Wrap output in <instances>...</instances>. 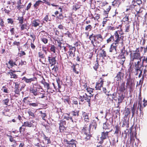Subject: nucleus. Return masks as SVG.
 Segmentation results:
<instances>
[{
  "instance_id": "nucleus-27",
  "label": "nucleus",
  "mask_w": 147,
  "mask_h": 147,
  "mask_svg": "<svg viewBox=\"0 0 147 147\" xmlns=\"http://www.w3.org/2000/svg\"><path fill=\"white\" fill-rule=\"evenodd\" d=\"M41 83L44 85L45 87L46 88L47 90H48L49 89H51V88H50L49 84V83L45 82V79L42 81Z\"/></svg>"
},
{
  "instance_id": "nucleus-57",
  "label": "nucleus",
  "mask_w": 147,
  "mask_h": 147,
  "mask_svg": "<svg viewBox=\"0 0 147 147\" xmlns=\"http://www.w3.org/2000/svg\"><path fill=\"white\" fill-rule=\"evenodd\" d=\"M63 102L65 103H67L69 104H70V100L68 98L64 99Z\"/></svg>"
},
{
  "instance_id": "nucleus-58",
  "label": "nucleus",
  "mask_w": 147,
  "mask_h": 147,
  "mask_svg": "<svg viewBox=\"0 0 147 147\" xmlns=\"http://www.w3.org/2000/svg\"><path fill=\"white\" fill-rule=\"evenodd\" d=\"M26 24H22L21 26V30H22L25 29H26Z\"/></svg>"
},
{
  "instance_id": "nucleus-17",
  "label": "nucleus",
  "mask_w": 147,
  "mask_h": 147,
  "mask_svg": "<svg viewBox=\"0 0 147 147\" xmlns=\"http://www.w3.org/2000/svg\"><path fill=\"white\" fill-rule=\"evenodd\" d=\"M65 142H66L67 144L70 146H72V147H76V144L75 143V141L74 140L72 139L70 141L66 140H65Z\"/></svg>"
},
{
  "instance_id": "nucleus-41",
  "label": "nucleus",
  "mask_w": 147,
  "mask_h": 147,
  "mask_svg": "<svg viewBox=\"0 0 147 147\" xmlns=\"http://www.w3.org/2000/svg\"><path fill=\"white\" fill-rule=\"evenodd\" d=\"M96 37L97 40H99L101 41H102L103 40V37L100 34H97L96 35Z\"/></svg>"
},
{
  "instance_id": "nucleus-64",
  "label": "nucleus",
  "mask_w": 147,
  "mask_h": 147,
  "mask_svg": "<svg viewBox=\"0 0 147 147\" xmlns=\"http://www.w3.org/2000/svg\"><path fill=\"white\" fill-rule=\"evenodd\" d=\"M28 113L30 116H32L33 118H34L35 116L34 113L32 112L31 111H29L28 112Z\"/></svg>"
},
{
  "instance_id": "nucleus-59",
  "label": "nucleus",
  "mask_w": 147,
  "mask_h": 147,
  "mask_svg": "<svg viewBox=\"0 0 147 147\" xmlns=\"http://www.w3.org/2000/svg\"><path fill=\"white\" fill-rule=\"evenodd\" d=\"M41 40L45 44H46L48 42V39L45 38H41Z\"/></svg>"
},
{
  "instance_id": "nucleus-47",
  "label": "nucleus",
  "mask_w": 147,
  "mask_h": 147,
  "mask_svg": "<svg viewBox=\"0 0 147 147\" xmlns=\"http://www.w3.org/2000/svg\"><path fill=\"white\" fill-rule=\"evenodd\" d=\"M9 63L10 64L11 67H13L14 65H17L15 62H13L12 60H10L9 62Z\"/></svg>"
},
{
  "instance_id": "nucleus-18",
  "label": "nucleus",
  "mask_w": 147,
  "mask_h": 147,
  "mask_svg": "<svg viewBox=\"0 0 147 147\" xmlns=\"http://www.w3.org/2000/svg\"><path fill=\"white\" fill-rule=\"evenodd\" d=\"M49 13H48L44 18L42 19V21L44 23L46 24L47 23L48 21H51L52 20V19L51 18H49Z\"/></svg>"
},
{
  "instance_id": "nucleus-61",
  "label": "nucleus",
  "mask_w": 147,
  "mask_h": 147,
  "mask_svg": "<svg viewBox=\"0 0 147 147\" xmlns=\"http://www.w3.org/2000/svg\"><path fill=\"white\" fill-rule=\"evenodd\" d=\"M66 47H65L64 46H63V48L61 50V52L62 53H65L67 51V49L66 48Z\"/></svg>"
},
{
  "instance_id": "nucleus-62",
  "label": "nucleus",
  "mask_w": 147,
  "mask_h": 147,
  "mask_svg": "<svg viewBox=\"0 0 147 147\" xmlns=\"http://www.w3.org/2000/svg\"><path fill=\"white\" fill-rule=\"evenodd\" d=\"M123 124L122 125V127H124L126 125L127 126L128 125V123L126 120L123 121Z\"/></svg>"
},
{
  "instance_id": "nucleus-30",
  "label": "nucleus",
  "mask_w": 147,
  "mask_h": 147,
  "mask_svg": "<svg viewBox=\"0 0 147 147\" xmlns=\"http://www.w3.org/2000/svg\"><path fill=\"white\" fill-rule=\"evenodd\" d=\"M76 51H69L68 53L69 54V56H68L67 54V58L68 59L69 58V57H71V58H73L75 56V52Z\"/></svg>"
},
{
  "instance_id": "nucleus-14",
  "label": "nucleus",
  "mask_w": 147,
  "mask_h": 147,
  "mask_svg": "<svg viewBox=\"0 0 147 147\" xmlns=\"http://www.w3.org/2000/svg\"><path fill=\"white\" fill-rule=\"evenodd\" d=\"M111 122L110 120L108 121H107L103 123V128L105 129H109L111 128Z\"/></svg>"
},
{
  "instance_id": "nucleus-5",
  "label": "nucleus",
  "mask_w": 147,
  "mask_h": 147,
  "mask_svg": "<svg viewBox=\"0 0 147 147\" xmlns=\"http://www.w3.org/2000/svg\"><path fill=\"white\" fill-rule=\"evenodd\" d=\"M122 49L121 53L119 56V58H120L121 59L119 61V62L121 64L123 65L125 59V57L127 55V52L124 50Z\"/></svg>"
},
{
  "instance_id": "nucleus-48",
  "label": "nucleus",
  "mask_w": 147,
  "mask_h": 147,
  "mask_svg": "<svg viewBox=\"0 0 147 147\" xmlns=\"http://www.w3.org/2000/svg\"><path fill=\"white\" fill-rule=\"evenodd\" d=\"M96 61L97 62L96 63H95L94 66L93 67L94 69L96 71L97 70L98 68L99 65L97 59Z\"/></svg>"
},
{
  "instance_id": "nucleus-4",
  "label": "nucleus",
  "mask_w": 147,
  "mask_h": 147,
  "mask_svg": "<svg viewBox=\"0 0 147 147\" xmlns=\"http://www.w3.org/2000/svg\"><path fill=\"white\" fill-rule=\"evenodd\" d=\"M136 129L133 128L132 129H130L127 132L128 136H130V143L133 144L135 141L134 137H136Z\"/></svg>"
},
{
  "instance_id": "nucleus-55",
  "label": "nucleus",
  "mask_w": 147,
  "mask_h": 147,
  "mask_svg": "<svg viewBox=\"0 0 147 147\" xmlns=\"http://www.w3.org/2000/svg\"><path fill=\"white\" fill-rule=\"evenodd\" d=\"M42 50L44 51L45 54H47V52L46 50L47 48L46 46L45 45L42 46Z\"/></svg>"
},
{
  "instance_id": "nucleus-56",
  "label": "nucleus",
  "mask_w": 147,
  "mask_h": 147,
  "mask_svg": "<svg viewBox=\"0 0 147 147\" xmlns=\"http://www.w3.org/2000/svg\"><path fill=\"white\" fill-rule=\"evenodd\" d=\"M141 67H140H140L139 68V69H137V68L136 67V70L137 71H140V73L139 74V76H138V77H139V78H140V77H141L142 75V71L140 69V68H141Z\"/></svg>"
},
{
  "instance_id": "nucleus-25",
  "label": "nucleus",
  "mask_w": 147,
  "mask_h": 147,
  "mask_svg": "<svg viewBox=\"0 0 147 147\" xmlns=\"http://www.w3.org/2000/svg\"><path fill=\"white\" fill-rule=\"evenodd\" d=\"M115 131L114 133L115 134H116L117 135V136H118L117 134H118L119 132L121 133V129L120 127L119 126L118 124H117L115 125Z\"/></svg>"
},
{
  "instance_id": "nucleus-20",
  "label": "nucleus",
  "mask_w": 147,
  "mask_h": 147,
  "mask_svg": "<svg viewBox=\"0 0 147 147\" xmlns=\"http://www.w3.org/2000/svg\"><path fill=\"white\" fill-rule=\"evenodd\" d=\"M124 74L121 72H119L117 74L115 78L117 81H119L121 80L122 78H123Z\"/></svg>"
},
{
  "instance_id": "nucleus-24",
  "label": "nucleus",
  "mask_w": 147,
  "mask_h": 147,
  "mask_svg": "<svg viewBox=\"0 0 147 147\" xmlns=\"http://www.w3.org/2000/svg\"><path fill=\"white\" fill-rule=\"evenodd\" d=\"M118 136H117V138L116 139L114 138H113L112 139V140L110 142V143L111 144H112L113 146H116L117 145L118 142Z\"/></svg>"
},
{
  "instance_id": "nucleus-36",
  "label": "nucleus",
  "mask_w": 147,
  "mask_h": 147,
  "mask_svg": "<svg viewBox=\"0 0 147 147\" xmlns=\"http://www.w3.org/2000/svg\"><path fill=\"white\" fill-rule=\"evenodd\" d=\"M66 47H68L69 49V51H76V48L74 47H72L71 45L67 44Z\"/></svg>"
},
{
  "instance_id": "nucleus-49",
  "label": "nucleus",
  "mask_w": 147,
  "mask_h": 147,
  "mask_svg": "<svg viewBox=\"0 0 147 147\" xmlns=\"http://www.w3.org/2000/svg\"><path fill=\"white\" fill-rule=\"evenodd\" d=\"M114 38L113 36H111L110 37L108 38L107 40V43H109L111 41H113Z\"/></svg>"
},
{
  "instance_id": "nucleus-2",
  "label": "nucleus",
  "mask_w": 147,
  "mask_h": 147,
  "mask_svg": "<svg viewBox=\"0 0 147 147\" xmlns=\"http://www.w3.org/2000/svg\"><path fill=\"white\" fill-rule=\"evenodd\" d=\"M91 128L87 125H85L82 129V131L84 134V139L85 141L90 140L92 136L90 134Z\"/></svg>"
},
{
  "instance_id": "nucleus-33",
  "label": "nucleus",
  "mask_w": 147,
  "mask_h": 147,
  "mask_svg": "<svg viewBox=\"0 0 147 147\" xmlns=\"http://www.w3.org/2000/svg\"><path fill=\"white\" fill-rule=\"evenodd\" d=\"M42 2L41 0H38L36 1L35 3L34 4L33 6L34 7L37 9L38 8V7L39 5L41 4Z\"/></svg>"
},
{
  "instance_id": "nucleus-53",
  "label": "nucleus",
  "mask_w": 147,
  "mask_h": 147,
  "mask_svg": "<svg viewBox=\"0 0 147 147\" xmlns=\"http://www.w3.org/2000/svg\"><path fill=\"white\" fill-rule=\"evenodd\" d=\"M59 129L60 131L62 132L64 131V130L65 129V126H59Z\"/></svg>"
},
{
  "instance_id": "nucleus-10",
  "label": "nucleus",
  "mask_w": 147,
  "mask_h": 147,
  "mask_svg": "<svg viewBox=\"0 0 147 147\" xmlns=\"http://www.w3.org/2000/svg\"><path fill=\"white\" fill-rule=\"evenodd\" d=\"M118 44H117L113 43L109 49V52H112L113 54H115L117 53V47L118 46Z\"/></svg>"
},
{
  "instance_id": "nucleus-60",
  "label": "nucleus",
  "mask_w": 147,
  "mask_h": 147,
  "mask_svg": "<svg viewBox=\"0 0 147 147\" xmlns=\"http://www.w3.org/2000/svg\"><path fill=\"white\" fill-rule=\"evenodd\" d=\"M45 140L47 144H50L51 143V141L49 138L47 137V138L44 139Z\"/></svg>"
},
{
  "instance_id": "nucleus-23",
  "label": "nucleus",
  "mask_w": 147,
  "mask_h": 147,
  "mask_svg": "<svg viewBox=\"0 0 147 147\" xmlns=\"http://www.w3.org/2000/svg\"><path fill=\"white\" fill-rule=\"evenodd\" d=\"M83 98H84V100H86L88 102L89 106H90V96H87V94L85 93L83 95Z\"/></svg>"
},
{
  "instance_id": "nucleus-29",
  "label": "nucleus",
  "mask_w": 147,
  "mask_h": 147,
  "mask_svg": "<svg viewBox=\"0 0 147 147\" xmlns=\"http://www.w3.org/2000/svg\"><path fill=\"white\" fill-rule=\"evenodd\" d=\"M101 52L99 54V57H102V58H104L105 57H107V54L105 51L104 49L101 50Z\"/></svg>"
},
{
  "instance_id": "nucleus-40",
  "label": "nucleus",
  "mask_w": 147,
  "mask_h": 147,
  "mask_svg": "<svg viewBox=\"0 0 147 147\" xmlns=\"http://www.w3.org/2000/svg\"><path fill=\"white\" fill-rule=\"evenodd\" d=\"M1 90L3 91L5 93H9V91L8 90V88L5 86H3L2 87Z\"/></svg>"
},
{
  "instance_id": "nucleus-37",
  "label": "nucleus",
  "mask_w": 147,
  "mask_h": 147,
  "mask_svg": "<svg viewBox=\"0 0 147 147\" xmlns=\"http://www.w3.org/2000/svg\"><path fill=\"white\" fill-rule=\"evenodd\" d=\"M50 51L54 53H55L56 47L53 45H51L50 46Z\"/></svg>"
},
{
  "instance_id": "nucleus-3",
  "label": "nucleus",
  "mask_w": 147,
  "mask_h": 147,
  "mask_svg": "<svg viewBox=\"0 0 147 147\" xmlns=\"http://www.w3.org/2000/svg\"><path fill=\"white\" fill-rule=\"evenodd\" d=\"M131 113H132V117L136 115V116L140 117L141 115L142 111L140 107V112L139 113V106H137V103H134L133 107H131Z\"/></svg>"
},
{
  "instance_id": "nucleus-34",
  "label": "nucleus",
  "mask_w": 147,
  "mask_h": 147,
  "mask_svg": "<svg viewBox=\"0 0 147 147\" xmlns=\"http://www.w3.org/2000/svg\"><path fill=\"white\" fill-rule=\"evenodd\" d=\"M102 83H97L96 84V90H100L102 86Z\"/></svg>"
},
{
  "instance_id": "nucleus-1",
  "label": "nucleus",
  "mask_w": 147,
  "mask_h": 147,
  "mask_svg": "<svg viewBox=\"0 0 147 147\" xmlns=\"http://www.w3.org/2000/svg\"><path fill=\"white\" fill-rule=\"evenodd\" d=\"M133 51L134 52V53H131L130 54L131 60L132 61H134V60H138L137 63H136L135 67L137 68V69H139L140 66L141 67L143 66L144 61L146 62V63L147 62V59H143L141 63H140L141 62L142 57L140 55L139 50L138 49H137L136 51Z\"/></svg>"
},
{
  "instance_id": "nucleus-38",
  "label": "nucleus",
  "mask_w": 147,
  "mask_h": 147,
  "mask_svg": "<svg viewBox=\"0 0 147 147\" xmlns=\"http://www.w3.org/2000/svg\"><path fill=\"white\" fill-rule=\"evenodd\" d=\"M9 102V99L8 98H7L3 99L2 100V102L3 104L6 105V106H8V103Z\"/></svg>"
},
{
  "instance_id": "nucleus-32",
  "label": "nucleus",
  "mask_w": 147,
  "mask_h": 147,
  "mask_svg": "<svg viewBox=\"0 0 147 147\" xmlns=\"http://www.w3.org/2000/svg\"><path fill=\"white\" fill-rule=\"evenodd\" d=\"M93 126L94 127V129H95L97 127V123H96V121L95 120H93L89 125V127L91 128V127Z\"/></svg>"
},
{
  "instance_id": "nucleus-12",
  "label": "nucleus",
  "mask_w": 147,
  "mask_h": 147,
  "mask_svg": "<svg viewBox=\"0 0 147 147\" xmlns=\"http://www.w3.org/2000/svg\"><path fill=\"white\" fill-rule=\"evenodd\" d=\"M126 85L128 86L130 89H131L134 85L132 79L130 78L127 79Z\"/></svg>"
},
{
  "instance_id": "nucleus-16",
  "label": "nucleus",
  "mask_w": 147,
  "mask_h": 147,
  "mask_svg": "<svg viewBox=\"0 0 147 147\" xmlns=\"http://www.w3.org/2000/svg\"><path fill=\"white\" fill-rule=\"evenodd\" d=\"M33 123L34 122L33 121H31L29 122L26 121L24 122V124L22 125V126L29 127H33Z\"/></svg>"
},
{
  "instance_id": "nucleus-21",
  "label": "nucleus",
  "mask_w": 147,
  "mask_h": 147,
  "mask_svg": "<svg viewBox=\"0 0 147 147\" xmlns=\"http://www.w3.org/2000/svg\"><path fill=\"white\" fill-rule=\"evenodd\" d=\"M124 113L125 118H129V115L130 113V109L128 108H125Z\"/></svg>"
},
{
  "instance_id": "nucleus-43",
  "label": "nucleus",
  "mask_w": 147,
  "mask_h": 147,
  "mask_svg": "<svg viewBox=\"0 0 147 147\" xmlns=\"http://www.w3.org/2000/svg\"><path fill=\"white\" fill-rule=\"evenodd\" d=\"M131 3H136L137 5H140L142 3V1H136V0H133Z\"/></svg>"
},
{
  "instance_id": "nucleus-51",
  "label": "nucleus",
  "mask_w": 147,
  "mask_h": 147,
  "mask_svg": "<svg viewBox=\"0 0 147 147\" xmlns=\"http://www.w3.org/2000/svg\"><path fill=\"white\" fill-rule=\"evenodd\" d=\"M24 126H22L20 127L19 131L20 133H22V132H24L25 131V128L24 127Z\"/></svg>"
},
{
  "instance_id": "nucleus-19",
  "label": "nucleus",
  "mask_w": 147,
  "mask_h": 147,
  "mask_svg": "<svg viewBox=\"0 0 147 147\" xmlns=\"http://www.w3.org/2000/svg\"><path fill=\"white\" fill-rule=\"evenodd\" d=\"M33 87V88H31L30 89V92L33 94V95L36 96L38 94V90L37 88H34Z\"/></svg>"
},
{
  "instance_id": "nucleus-35",
  "label": "nucleus",
  "mask_w": 147,
  "mask_h": 147,
  "mask_svg": "<svg viewBox=\"0 0 147 147\" xmlns=\"http://www.w3.org/2000/svg\"><path fill=\"white\" fill-rule=\"evenodd\" d=\"M8 74L10 75L11 78L16 79L18 78V76L14 74L12 72H9Z\"/></svg>"
},
{
  "instance_id": "nucleus-7",
  "label": "nucleus",
  "mask_w": 147,
  "mask_h": 147,
  "mask_svg": "<svg viewBox=\"0 0 147 147\" xmlns=\"http://www.w3.org/2000/svg\"><path fill=\"white\" fill-rule=\"evenodd\" d=\"M141 7L140 6L136 3H131V4L129 7V9H134L137 12V14L141 12Z\"/></svg>"
},
{
  "instance_id": "nucleus-46",
  "label": "nucleus",
  "mask_w": 147,
  "mask_h": 147,
  "mask_svg": "<svg viewBox=\"0 0 147 147\" xmlns=\"http://www.w3.org/2000/svg\"><path fill=\"white\" fill-rule=\"evenodd\" d=\"M38 56L41 59H44L45 57V56L44 54L42 53V52H39L38 53Z\"/></svg>"
},
{
  "instance_id": "nucleus-9",
  "label": "nucleus",
  "mask_w": 147,
  "mask_h": 147,
  "mask_svg": "<svg viewBox=\"0 0 147 147\" xmlns=\"http://www.w3.org/2000/svg\"><path fill=\"white\" fill-rule=\"evenodd\" d=\"M113 36L114 38L113 41L115 42L113 43L119 44L121 37H119V35L118 34L117 31H115L114 35Z\"/></svg>"
},
{
  "instance_id": "nucleus-28",
  "label": "nucleus",
  "mask_w": 147,
  "mask_h": 147,
  "mask_svg": "<svg viewBox=\"0 0 147 147\" xmlns=\"http://www.w3.org/2000/svg\"><path fill=\"white\" fill-rule=\"evenodd\" d=\"M125 84L124 82L122 83L119 86V90L120 91V92L123 93V92L125 91Z\"/></svg>"
},
{
  "instance_id": "nucleus-22",
  "label": "nucleus",
  "mask_w": 147,
  "mask_h": 147,
  "mask_svg": "<svg viewBox=\"0 0 147 147\" xmlns=\"http://www.w3.org/2000/svg\"><path fill=\"white\" fill-rule=\"evenodd\" d=\"M40 24V21L39 20H34L32 22V26L34 27L39 26Z\"/></svg>"
},
{
  "instance_id": "nucleus-6",
  "label": "nucleus",
  "mask_w": 147,
  "mask_h": 147,
  "mask_svg": "<svg viewBox=\"0 0 147 147\" xmlns=\"http://www.w3.org/2000/svg\"><path fill=\"white\" fill-rule=\"evenodd\" d=\"M79 112L80 111L79 110H74L71 111L70 113L74 119V121L75 123H76L78 120V117L79 116Z\"/></svg>"
},
{
  "instance_id": "nucleus-11",
  "label": "nucleus",
  "mask_w": 147,
  "mask_h": 147,
  "mask_svg": "<svg viewBox=\"0 0 147 147\" xmlns=\"http://www.w3.org/2000/svg\"><path fill=\"white\" fill-rule=\"evenodd\" d=\"M109 132L106 131V132H102L101 134V136L100 137V138L101 140L100 142V144H102L103 142V140L108 137V135Z\"/></svg>"
},
{
  "instance_id": "nucleus-44",
  "label": "nucleus",
  "mask_w": 147,
  "mask_h": 147,
  "mask_svg": "<svg viewBox=\"0 0 147 147\" xmlns=\"http://www.w3.org/2000/svg\"><path fill=\"white\" fill-rule=\"evenodd\" d=\"M28 105L30 106L33 107H36L38 106V103L37 102L36 103H29Z\"/></svg>"
},
{
  "instance_id": "nucleus-45",
  "label": "nucleus",
  "mask_w": 147,
  "mask_h": 147,
  "mask_svg": "<svg viewBox=\"0 0 147 147\" xmlns=\"http://www.w3.org/2000/svg\"><path fill=\"white\" fill-rule=\"evenodd\" d=\"M56 81L58 86V90L57 91L58 92H59L60 90V89L61 88V86L60 85V81L59 80V79H58V80H57Z\"/></svg>"
},
{
  "instance_id": "nucleus-31",
  "label": "nucleus",
  "mask_w": 147,
  "mask_h": 147,
  "mask_svg": "<svg viewBox=\"0 0 147 147\" xmlns=\"http://www.w3.org/2000/svg\"><path fill=\"white\" fill-rule=\"evenodd\" d=\"M39 113L41 114V116L42 119L45 120L47 118L46 111H39Z\"/></svg>"
},
{
  "instance_id": "nucleus-13",
  "label": "nucleus",
  "mask_w": 147,
  "mask_h": 147,
  "mask_svg": "<svg viewBox=\"0 0 147 147\" xmlns=\"http://www.w3.org/2000/svg\"><path fill=\"white\" fill-rule=\"evenodd\" d=\"M70 115L71 114L70 113H66L65 115H64V119H65L67 121H69L73 123H75V122L74 121V119L72 116Z\"/></svg>"
},
{
  "instance_id": "nucleus-50",
  "label": "nucleus",
  "mask_w": 147,
  "mask_h": 147,
  "mask_svg": "<svg viewBox=\"0 0 147 147\" xmlns=\"http://www.w3.org/2000/svg\"><path fill=\"white\" fill-rule=\"evenodd\" d=\"M92 27L90 25H89L86 27L85 30L86 31H90L91 30Z\"/></svg>"
},
{
  "instance_id": "nucleus-52",
  "label": "nucleus",
  "mask_w": 147,
  "mask_h": 147,
  "mask_svg": "<svg viewBox=\"0 0 147 147\" xmlns=\"http://www.w3.org/2000/svg\"><path fill=\"white\" fill-rule=\"evenodd\" d=\"M19 57H22L24 55H25L26 54V53L24 51H21L19 53Z\"/></svg>"
},
{
  "instance_id": "nucleus-8",
  "label": "nucleus",
  "mask_w": 147,
  "mask_h": 147,
  "mask_svg": "<svg viewBox=\"0 0 147 147\" xmlns=\"http://www.w3.org/2000/svg\"><path fill=\"white\" fill-rule=\"evenodd\" d=\"M48 61L49 64L51 65V66L55 65L56 63V57L50 55L48 57Z\"/></svg>"
},
{
  "instance_id": "nucleus-15",
  "label": "nucleus",
  "mask_w": 147,
  "mask_h": 147,
  "mask_svg": "<svg viewBox=\"0 0 147 147\" xmlns=\"http://www.w3.org/2000/svg\"><path fill=\"white\" fill-rule=\"evenodd\" d=\"M119 96L118 98V102L121 103L125 97V95L123 92H118Z\"/></svg>"
},
{
  "instance_id": "nucleus-54",
  "label": "nucleus",
  "mask_w": 147,
  "mask_h": 147,
  "mask_svg": "<svg viewBox=\"0 0 147 147\" xmlns=\"http://www.w3.org/2000/svg\"><path fill=\"white\" fill-rule=\"evenodd\" d=\"M72 67L73 68V71L76 74H78L79 73V71H77L76 70V65H74L73 66H72Z\"/></svg>"
},
{
  "instance_id": "nucleus-39",
  "label": "nucleus",
  "mask_w": 147,
  "mask_h": 147,
  "mask_svg": "<svg viewBox=\"0 0 147 147\" xmlns=\"http://www.w3.org/2000/svg\"><path fill=\"white\" fill-rule=\"evenodd\" d=\"M24 19L23 16H19L18 17L17 20L19 21V23L22 24L24 22Z\"/></svg>"
},
{
  "instance_id": "nucleus-42",
  "label": "nucleus",
  "mask_w": 147,
  "mask_h": 147,
  "mask_svg": "<svg viewBox=\"0 0 147 147\" xmlns=\"http://www.w3.org/2000/svg\"><path fill=\"white\" fill-rule=\"evenodd\" d=\"M66 124V123L65 121L61 120L60 121V123H59V126H65Z\"/></svg>"
},
{
  "instance_id": "nucleus-63",
  "label": "nucleus",
  "mask_w": 147,
  "mask_h": 147,
  "mask_svg": "<svg viewBox=\"0 0 147 147\" xmlns=\"http://www.w3.org/2000/svg\"><path fill=\"white\" fill-rule=\"evenodd\" d=\"M20 42H16V41H14L13 43V45H16L18 47L20 45Z\"/></svg>"
},
{
  "instance_id": "nucleus-26",
  "label": "nucleus",
  "mask_w": 147,
  "mask_h": 147,
  "mask_svg": "<svg viewBox=\"0 0 147 147\" xmlns=\"http://www.w3.org/2000/svg\"><path fill=\"white\" fill-rule=\"evenodd\" d=\"M34 79H36L35 78H30L29 79H28L26 77H24L22 78V80H24L26 83H31L32 81L34 80Z\"/></svg>"
}]
</instances>
